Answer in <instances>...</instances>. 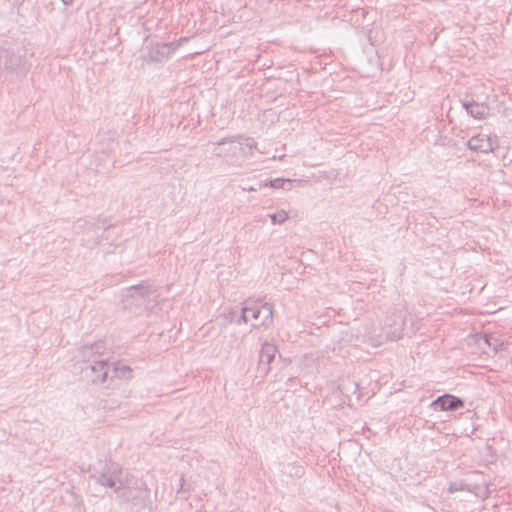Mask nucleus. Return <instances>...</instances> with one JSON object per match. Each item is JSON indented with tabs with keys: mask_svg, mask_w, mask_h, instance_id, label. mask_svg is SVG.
I'll use <instances>...</instances> for the list:
<instances>
[{
	"mask_svg": "<svg viewBox=\"0 0 512 512\" xmlns=\"http://www.w3.org/2000/svg\"><path fill=\"white\" fill-rule=\"evenodd\" d=\"M268 216L271 219L272 224H283L288 219V212L280 210L276 213L269 214Z\"/></svg>",
	"mask_w": 512,
	"mask_h": 512,
	"instance_id": "dca6fc26",
	"label": "nucleus"
},
{
	"mask_svg": "<svg viewBox=\"0 0 512 512\" xmlns=\"http://www.w3.org/2000/svg\"><path fill=\"white\" fill-rule=\"evenodd\" d=\"M243 190L244 191H257V188L254 186H249V187H243Z\"/></svg>",
	"mask_w": 512,
	"mask_h": 512,
	"instance_id": "6ab92c4d",
	"label": "nucleus"
},
{
	"mask_svg": "<svg viewBox=\"0 0 512 512\" xmlns=\"http://www.w3.org/2000/svg\"><path fill=\"white\" fill-rule=\"evenodd\" d=\"M125 483L118 486L116 490L117 498L124 502L135 503L143 492H147L145 483H139L137 480L125 476Z\"/></svg>",
	"mask_w": 512,
	"mask_h": 512,
	"instance_id": "1a4fd4ad",
	"label": "nucleus"
},
{
	"mask_svg": "<svg viewBox=\"0 0 512 512\" xmlns=\"http://www.w3.org/2000/svg\"><path fill=\"white\" fill-rule=\"evenodd\" d=\"M157 289L153 284L142 282L125 288L122 291V303L126 310L136 309V314L152 310L157 301Z\"/></svg>",
	"mask_w": 512,
	"mask_h": 512,
	"instance_id": "f03ea898",
	"label": "nucleus"
},
{
	"mask_svg": "<svg viewBox=\"0 0 512 512\" xmlns=\"http://www.w3.org/2000/svg\"><path fill=\"white\" fill-rule=\"evenodd\" d=\"M463 107L475 119L485 118L490 111V108L484 102L466 101L463 102Z\"/></svg>",
	"mask_w": 512,
	"mask_h": 512,
	"instance_id": "4468645a",
	"label": "nucleus"
},
{
	"mask_svg": "<svg viewBox=\"0 0 512 512\" xmlns=\"http://www.w3.org/2000/svg\"><path fill=\"white\" fill-rule=\"evenodd\" d=\"M181 45V43H151L147 45L143 55L144 60L150 62H163L167 60Z\"/></svg>",
	"mask_w": 512,
	"mask_h": 512,
	"instance_id": "6e6552de",
	"label": "nucleus"
},
{
	"mask_svg": "<svg viewBox=\"0 0 512 512\" xmlns=\"http://www.w3.org/2000/svg\"><path fill=\"white\" fill-rule=\"evenodd\" d=\"M293 472H290L291 475L296 477H302L304 475V468L300 465L292 466Z\"/></svg>",
	"mask_w": 512,
	"mask_h": 512,
	"instance_id": "f3484780",
	"label": "nucleus"
},
{
	"mask_svg": "<svg viewBox=\"0 0 512 512\" xmlns=\"http://www.w3.org/2000/svg\"><path fill=\"white\" fill-rule=\"evenodd\" d=\"M484 339H485V342L489 345V346H492L493 349L495 351H497V339L491 337V336H488V335H485L484 336Z\"/></svg>",
	"mask_w": 512,
	"mask_h": 512,
	"instance_id": "a211bd4d",
	"label": "nucleus"
},
{
	"mask_svg": "<svg viewBox=\"0 0 512 512\" xmlns=\"http://www.w3.org/2000/svg\"><path fill=\"white\" fill-rule=\"evenodd\" d=\"M0 69L8 73H21L27 69V60L23 48L0 50Z\"/></svg>",
	"mask_w": 512,
	"mask_h": 512,
	"instance_id": "0eeeda50",
	"label": "nucleus"
},
{
	"mask_svg": "<svg viewBox=\"0 0 512 512\" xmlns=\"http://www.w3.org/2000/svg\"><path fill=\"white\" fill-rule=\"evenodd\" d=\"M180 482H181V486H182L183 482H184V478L183 477H181Z\"/></svg>",
	"mask_w": 512,
	"mask_h": 512,
	"instance_id": "4be33fe9",
	"label": "nucleus"
},
{
	"mask_svg": "<svg viewBox=\"0 0 512 512\" xmlns=\"http://www.w3.org/2000/svg\"><path fill=\"white\" fill-rule=\"evenodd\" d=\"M474 474H475L476 476H479V477L483 478V475H482L481 473L475 472Z\"/></svg>",
	"mask_w": 512,
	"mask_h": 512,
	"instance_id": "412c9836",
	"label": "nucleus"
},
{
	"mask_svg": "<svg viewBox=\"0 0 512 512\" xmlns=\"http://www.w3.org/2000/svg\"><path fill=\"white\" fill-rule=\"evenodd\" d=\"M354 386H355V391L357 390L358 388V384L357 383H354Z\"/></svg>",
	"mask_w": 512,
	"mask_h": 512,
	"instance_id": "5701e85b",
	"label": "nucleus"
},
{
	"mask_svg": "<svg viewBox=\"0 0 512 512\" xmlns=\"http://www.w3.org/2000/svg\"><path fill=\"white\" fill-rule=\"evenodd\" d=\"M64 5H69L73 0H61Z\"/></svg>",
	"mask_w": 512,
	"mask_h": 512,
	"instance_id": "aec40b11",
	"label": "nucleus"
},
{
	"mask_svg": "<svg viewBox=\"0 0 512 512\" xmlns=\"http://www.w3.org/2000/svg\"><path fill=\"white\" fill-rule=\"evenodd\" d=\"M431 406L435 411H453L463 407L464 402L456 396L445 394L434 400Z\"/></svg>",
	"mask_w": 512,
	"mask_h": 512,
	"instance_id": "f8f14e48",
	"label": "nucleus"
},
{
	"mask_svg": "<svg viewBox=\"0 0 512 512\" xmlns=\"http://www.w3.org/2000/svg\"><path fill=\"white\" fill-rule=\"evenodd\" d=\"M276 352L277 347L273 343L264 342L262 344L259 353L258 369L263 372V374H267L270 371V364L274 360Z\"/></svg>",
	"mask_w": 512,
	"mask_h": 512,
	"instance_id": "ddd939ff",
	"label": "nucleus"
},
{
	"mask_svg": "<svg viewBox=\"0 0 512 512\" xmlns=\"http://www.w3.org/2000/svg\"><path fill=\"white\" fill-rule=\"evenodd\" d=\"M448 490L451 493L457 491H468L481 499H486L491 493L489 484L484 479L481 482L476 483L467 481H455L450 483Z\"/></svg>",
	"mask_w": 512,
	"mask_h": 512,
	"instance_id": "9d476101",
	"label": "nucleus"
},
{
	"mask_svg": "<svg viewBox=\"0 0 512 512\" xmlns=\"http://www.w3.org/2000/svg\"><path fill=\"white\" fill-rule=\"evenodd\" d=\"M404 321L400 314L393 313L386 316L382 326L372 324L366 335L373 346H380L384 342L399 340L402 336Z\"/></svg>",
	"mask_w": 512,
	"mask_h": 512,
	"instance_id": "20e7f679",
	"label": "nucleus"
},
{
	"mask_svg": "<svg viewBox=\"0 0 512 512\" xmlns=\"http://www.w3.org/2000/svg\"><path fill=\"white\" fill-rule=\"evenodd\" d=\"M496 141L486 134H478L471 137L467 146L470 150L480 153H490L493 151Z\"/></svg>",
	"mask_w": 512,
	"mask_h": 512,
	"instance_id": "9b49d317",
	"label": "nucleus"
},
{
	"mask_svg": "<svg viewBox=\"0 0 512 512\" xmlns=\"http://www.w3.org/2000/svg\"><path fill=\"white\" fill-rule=\"evenodd\" d=\"M99 470L95 469V477L96 482L101 486L108 487L114 490L118 489L120 483H125V477H123V471L121 466L112 461H104L99 463Z\"/></svg>",
	"mask_w": 512,
	"mask_h": 512,
	"instance_id": "423d86ee",
	"label": "nucleus"
},
{
	"mask_svg": "<svg viewBox=\"0 0 512 512\" xmlns=\"http://www.w3.org/2000/svg\"><path fill=\"white\" fill-rule=\"evenodd\" d=\"M104 345L96 342L80 347L75 354L76 365L81 378L93 385L105 384L117 378H129L130 367L119 363L109 362L103 353Z\"/></svg>",
	"mask_w": 512,
	"mask_h": 512,
	"instance_id": "f257e3e1",
	"label": "nucleus"
},
{
	"mask_svg": "<svg viewBox=\"0 0 512 512\" xmlns=\"http://www.w3.org/2000/svg\"><path fill=\"white\" fill-rule=\"evenodd\" d=\"M292 180L290 179H282V178H276L273 180H270L269 182L265 183V186H270L275 189H284V190H290L292 188Z\"/></svg>",
	"mask_w": 512,
	"mask_h": 512,
	"instance_id": "2eb2a0df",
	"label": "nucleus"
},
{
	"mask_svg": "<svg viewBox=\"0 0 512 512\" xmlns=\"http://www.w3.org/2000/svg\"><path fill=\"white\" fill-rule=\"evenodd\" d=\"M241 321L244 323L253 321L251 324L253 328L269 327L273 322V306L270 303L247 302L242 308L238 323Z\"/></svg>",
	"mask_w": 512,
	"mask_h": 512,
	"instance_id": "39448f33",
	"label": "nucleus"
},
{
	"mask_svg": "<svg viewBox=\"0 0 512 512\" xmlns=\"http://www.w3.org/2000/svg\"><path fill=\"white\" fill-rule=\"evenodd\" d=\"M103 225H104L105 227H108V226H109V224H106V222H103Z\"/></svg>",
	"mask_w": 512,
	"mask_h": 512,
	"instance_id": "b1692460",
	"label": "nucleus"
},
{
	"mask_svg": "<svg viewBox=\"0 0 512 512\" xmlns=\"http://www.w3.org/2000/svg\"><path fill=\"white\" fill-rule=\"evenodd\" d=\"M207 146H212V153L216 157L235 163L251 155L257 143L253 138H224L218 142H209Z\"/></svg>",
	"mask_w": 512,
	"mask_h": 512,
	"instance_id": "7ed1b4c3",
	"label": "nucleus"
}]
</instances>
